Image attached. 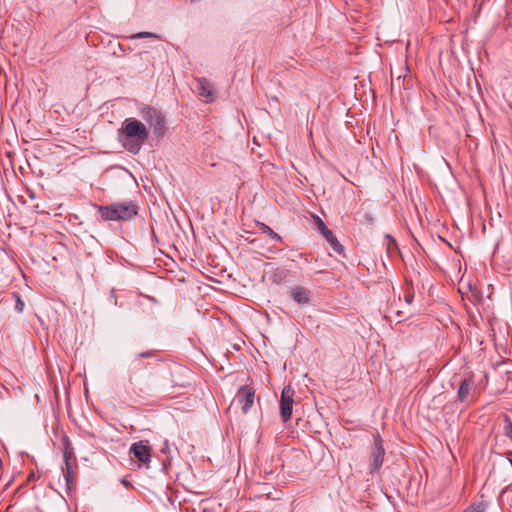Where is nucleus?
<instances>
[{"mask_svg": "<svg viewBox=\"0 0 512 512\" xmlns=\"http://www.w3.org/2000/svg\"><path fill=\"white\" fill-rule=\"evenodd\" d=\"M149 137V130L136 118H127L118 129V139L122 146L132 154H138Z\"/></svg>", "mask_w": 512, "mask_h": 512, "instance_id": "nucleus-1", "label": "nucleus"}, {"mask_svg": "<svg viewBox=\"0 0 512 512\" xmlns=\"http://www.w3.org/2000/svg\"><path fill=\"white\" fill-rule=\"evenodd\" d=\"M103 221H129L138 214L133 201L114 202L110 205H95Z\"/></svg>", "mask_w": 512, "mask_h": 512, "instance_id": "nucleus-2", "label": "nucleus"}, {"mask_svg": "<svg viewBox=\"0 0 512 512\" xmlns=\"http://www.w3.org/2000/svg\"><path fill=\"white\" fill-rule=\"evenodd\" d=\"M140 116L150 126L157 138H162L165 135L166 120L161 111L146 105L141 108Z\"/></svg>", "mask_w": 512, "mask_h": 512, "instance_id": "nucleus-3", "label": "nucleus"}, {"mask_svg": "<svg viewBox=\"0 0 512 512\" xmlns=\"http://www.w3.org/2000/svg\"><path fill=\"white\" fill-rule=\"evenodd\" d=\"M385 456V449L383 446V440L377 433L373 437V447L369 457V470L373 474L382 467Z\"/></svg>", "mask_w": 512, "mask_h": 512, "instance_id": "nucleus-4", "label": "nucleus"}, {"mask_svg": "<svg viewBox=\"0 0 512 512\" xmlns=\"http://www.w3.org/2000/svg\"><path fill=\"white\" fill-rule=\"evenodd\" d=\"M255 400V389L249 385L238 388L235 399L232 403L239 406L244 415L248 414Z\"/></svg>", "mask_w": 512, "mask_h": 512, "instance_id": "nucleus-5", "label": "nucleus"}, {"mask_svg": "<svg viewBox=\"0 0 512 512\" xmlns=\"http://www.w3.org/2000/svg\"><path fill=\"white\" fill-rule=\"evenodd\" d=\"M129 454L132 458L137 459L146 467L149 466L151 461V448L147 440H141L131 445Z\"/></svg>", "mask_w": 512, "mask_h": 512, "instance_id": "nucleus-6", "label": "nucleus"}, {"mask_svg": "<svg viewBox=\"0 0 512 512\" xmlns=\"http://www.w3.org/2000/svg\"><path fill=\"white\" fill-rule=\"evenodd\" d=\"M294 390L287 386L282 390L280 399V414L284 422H287L292 415Z\"/></svg>", "mask_w": 512, "mask_h": 512, "instance_id": "nucleus-7", "label": "nucleus"}, {"mask_svg": "<svg viewBox=\"0 0 512 512\" xmlns=\"http://www.w3.org/2000/svg\"><path fill=\"white\" fill-rule=\"evenodd\" d=\"M288 296L297 303L300 307H306L310 304L312 298V292L310 289L296 285L291 287L288 292Z\"/></svg>", "mask_w": 512, "mask_h": 512, "instance_id": "nucleus-8", "label": "nucleus"}, {"mask_svg": "<svg viewBox=\"0 0 512 512\" xmlns=\"http://www.w3.org/2000/svg\"><path fill=\"white\" fill-rule=\"evenodd\" d=\"M474 380L472 377L461 381L458 391L457 400L461 403H468L473 398Z\"/></svg>", "mask_w": 512, "mask_h": 512, "instance_id": "nucleus-9", "label": "nucleus"}, {"mask_svg": "<svg viewBox=\"0 0 512 512\" xmlns=\"http://www.w3.org/2000/svg\"><path fill=\"white\" fill-rule=\"evenodd\" d=\"M318 229L321 231L327 242L331 245L333 251L338 254H342L344 247L339 243L333 232L326 227L325 223L320 218H318Z\"/></svg>", "mask_w": 512, "mask_h": 512, "instance_id": "nucleus-10", "label": "nucleus"}, {"mask_svg": "<svg viewBox=\"0 0 512 512\" xmlns=\"http://www.w3.org/2000/svg\"><path fill=\"white\" fill-rule=\"evenodd\" d=\"M197 83V90L199 95L206 98L207 103L213 102L215 99V94L211 83L206 78H198Z\"/></svg>", "mask_w": 512, "mask_h": 512, "instance_id": "nucleus-11", "label": "nucleus"}, {"mask_svg": "<svg viewBox=\"0 0 512 512\" xmlns=\"http://www.w3.org/2000/svg\"><path fill=\"white\" fill-rule=\"evenodd\" d=\"M61 444H62V452H63L64 460L76 461V457L74 454V448H73L72 443L67 435L62 436Z\"/></svg>", "mask_w": 512, "mask_h": 512, "instance_id": "nucleus-12", "label": "nucleus"}, {"mask_svg": "<svg viewBox=\"0 0 512 512\" xmlns=\"http://www.w3.org/2000/svg\"><path fill=\"white\" fill-rule=\"evenodd\" d=\"M258 225H259L261 232L264 234H267L269 236V238H271L272 240L279 242V243L283 242L282 237L278 233H276L273 229H271L268 225H266L264 223H258Z\"/></svg>", "mask_w": 512, "mask_h": 512, "instance_id": "nucleus-13", "label": "nucleus"}, {"mask_svg": "<svg viewBox=\"0 0 512 512\" xmlns=\"http://www.w3.org/2000/svg\"><path fill=\"white\" fill-rule=\"evenodd\" d=\"M504 421V434L512 441V421L508 416H505Z\"/></svg>", "mask_w": 512, "mask_h": 512, "instance_id": "nucleus-14", "label": "nucleus"}, {"mask_svg": "<svg viewBox=\"0 0 512 512\" xmlns=\"http://www.w3.org/2000/svg\"><path fill=\"white\" fill-rule=\"evenodd\" d=\"M385 238L387 240V249L390 253L392 252V250H398L396 240L391 235L387 234Z\"/></svg>", "mask_w": 512, "mask_h": 512, "instance_id": "nucleus-15", "label": "nucleus"}, {"mask_svg": "<svg viewBox=\"0 0 512 512\" xmlns=\"http://www.w3.org/2000/svg\"><path fill=\"white\" fill-rule=\"evenodd\" d=\"M463 512H485V506L482 503L472 504Z\"/></svg>", "mask_w": 512, "mask_h": 512, "instance_id": "nucleus-16", "label": "nucleus"}, {"mask_svg": "<svg viewBox=\"0 0 512 512\" xmlns=\"http://www.w3.org/2000/svg\"><path fill=\"white\" fill-rule=\"evenodd\" d=\"M15 310L18 313H22L24 310V302L22 301L21 297L18 294H15Z\"/></svg>", "mask_w": 512, "mask_h": 512, "instance_id": "nucleus-17", "label": "nucleus"}, {"mask_svg": "<svg viewBox=\"0 0 512 512\" xmlns=\"http://www.w3.org/2000/svg\"><path fill=\"white\" fill-rule=\"evenodd\" d=\"M146 37H157L156 34L151 32H140L131 36L132 39L146 38Z\"/></svg>", "mask_w": 512, "mask_h": 512, "instance_id": "nucleus-18", "label": "nucleus"}, {"mask_svg": "<svg viewBox=\"0 0 512 512\" xmlns=\"http://www.w3.org/2000/svg\"><path fill=\"white\" fill-rule=\"evenodd\" d=\"M63 476L66 480L67 485L69 486L73 480V471L72 470H63Z\"/></svg>", "mask_w": 512, "mask_h": 512, "instance_id": "nucleus-19", "label": "nucleus"}, {"mask_svg": "<svg viewBox=\"0 0 512 512\" xmlns=\"http://www.w3.org/2000/svg\"><path fill=\"white\" fill-rule=\"evenodd\" d=\"M153 356H155V351H153V350L142 352V353H139L136 355L137 358H150Z\"/></svg>", "mask_w": 512, "mask_h": 512, "instance_id": "nucleus-20", "label": "nucleus"}, {"mask_svg": "<svg viewBox=\"0 0 512 512\" xmlns=\"http://www.w3.org/2000/svg\"><path fill=\"white\" fill-rule=\"evenodd\" d=\"M65 461V470H72L73 465L76 461L73 460H64Z\"/></svg>", "mask_w": 512, "mask_h": 512, "instance_id": "nucleus-21", "label": "nucleus"}, {"mask_svg": "<svg viewBox=\"0 0 512 512\" xmlns=\"http://www.w3.org/2000/svg\"><path fill=\"white\" fill-rule=\"evenodd\" d=\"M405 300H406V302H407V303H409V304H410V303L412 302V300H413V295L407 296V297L405 298Z\"/></svg>", "mask_w": 512, "mask_h": 512, "instance_id": "nucleus-22", "label": "nucleus"}, {"mask_svg": "<svg viewBox=\"0 0 512 512\" xmlns=\"http://www.w3.org/2000/svg\"><path fill=\"white\" fill-rule=\"evenodd\" d=\"M122 483H123V485H125V486H128V485H129V482H128V481H126V480H122Z\"/></svg>", "mask_w": 512, "mask_h": 512, "instance_id": "nucleus-23", "label": "nucleus"}, {"mask_svg": "<svg viewBox=\"0 0 512 512\" xmlns=\"http://www.w3.org/2000/svg\"><path fill=\"white\" fill-rule=\"evenodd\" d=\"M508 454H509V455H512V452H509Z\"/></svg>", "mask_w": 512, "mask_h": 512, "instance_id": "nucleus-24", "label": "nucleus"}]
</instances>
